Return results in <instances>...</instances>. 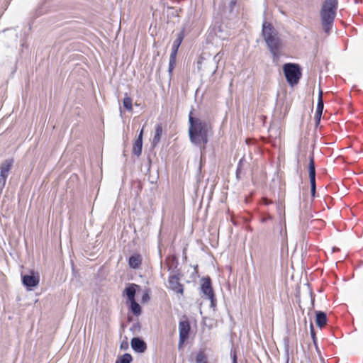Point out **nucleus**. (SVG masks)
Segmentation results:
<instances>
[{
	"mask_svg": "<svg viewBox=\"0 0 363 363\" xmlns=\"http://www.w3.org/2000/svg\"><path fill=\"white\" fill-rule=\"evenodd\" d=\"M320 220H313L311 221V225H320Z\"/></svg>",
	"mask_w": 363,
	"mask_h": 363,
	"instance_id": "nucleus-28",
	"label": "nucleus"
},
{
	"mask_svg": "<svg viewBox=\"0 0 363 363\" xmlns=\"http://www.w3.org/2000/svg\"><path fill=\"white\" fill-rule=\"evenodd\" d=\"M189 135L190 140L195 145L206 144L208 143V133L210 130L208 124L199 118H194L190 112Z\"/></svg>",
	"mask_w": 363,
	"mask_h": 363,
	"instance_id": "nucleus-1",
	"label": "nucleus"
},
{
	"mask_svg": "<svg viewBox=\"0 0 363 363\" xmlns=\"http://www.w3.org/2000/svg\"><path fill=\"white\" fill-rule=\"evenodd\" d=\"M183 38H184L183 33L180 32L178 34L177 39L174 41L172 47V51H171L170 56H172V59L174 57H176L177 52H178V49L183 40Z\"/></svg>",
	"mask_w": 363,
	"mask_h": 363,
	"instance_id": "nucleus-13",
	"label": "nucleus"
},
{
	"mask_svg": "<svg viewBox=\"0 0 363 363\" xmlns=\"http://www.w3.org/2000/svg\"><path fill=\"white\" fill-rule=\"evenodd\" d=\"M123 104L124 108H125L128 111H132L133 103H132V99L130 97L126 96L123 99Z\"/></svg>",
	"mask_w": 363,
	"mask_h": 363,
	"instance_id": "nucleus-20",
	"label": "nucleus"
},
{
	"mask_svg": "<svg viewBox=\"0 0 363 363\" xmlns=\"http://www.w3.org/2000/svg\"><path fill=\"white\" fill-rule=\"evenodd\" d=\"M172 56L169 57V72H172V69H174V67L176 64V57L173 58V61Z\"/></svg>",
	"mask_w": 363,
	"mask_h": 363,
	"instance_id": "nucleus-24",
	"label": "nucleus"
},
{
	"mask_svg": "<svg viewBox=\"0 0 363 363\" xmlns=\"http://www.w3.org/2000/svg\"><path fill=\"white\" fill-rule=\"evenodd\" d=\"M13 164L12 160H6L0 165V195L5 186L9 173Z\"/></svg>",
	"mask_w": 363,
	"mask_h": 363,
	"instance_id": "nucleus-5",
	"label": "nucleus"
},
{
	"mask_svg": "<svg viewBox=\"0 0 363 363\" xmlns=\"http://www.w3.org/2000/svg\"><path fill=\"white\" fill-rule=\"evenodd\" d=\"M283 71L290 85L294 86L298 84L301 77V68L298 65L286 63L283 67Z\"/></svg>",
	"mask_w": 363,
	"mask_h": 363,
	"instance_id": "nucleus-4",
	"label": "nucleus"
},
{
	"mask_svg": "<svg viewBox=\"0 0 363 363\" xmlns=\"http://www.w3.org/2000/svg\"><path fill=\"white\" fill-rule=\"evenodd\" d=\"M132 359V356L130 354L126 353L120 356L116 363H130Z\"/></svg>",
	"mask_w": 363,
	"mask_h": 363,
	"instance_id": "nucleus-19",
	"label": "nucleus"
},
{
	"mask_svg": "<svg viewBox=\"0 0 363 363\" xmlns=\"http://www.w3.org/2000/svg\"><path fill=\"white\" fill-rule=\"evenodd\" d=\"M147 294H145L143 298H147Z\"/></svg>",
	"mask_w": 363,
	"mask_h": 363,
	"instance_id": "nucleus-31",
	"label": "nucleus"
},
{
	"mask_svg": "<svg viewBox=\"0 0 363 363\" xmlns=\"http://www.w3.org/2000/svg\"><path fill=\"white\" fill-rule=\"evenodd\" d=\"M162 133V127L161 124H157L155 126V133L154 138L152 139V147H155L160 143L161 140V136Z\"/></svg>",
	"mask_w": 363,
	"mask_h": 363,
	"instance_id": "nucleus-16",
	"label": "nucleus"
},
{
	"mask_svg": "<svg viewBox=\"0 0 363 363\" xmlns=\"http://www.w3.org/2000/svg\"><path fill=\"white\" fill-rule=\"evenodd\" d=\"M206 60V59L204 58V57L203 56H201L197 62V68L199 70H201V67H202V64L204 62V61Z\"/></svg>",
	"mask_w": 363,
	"mask_h": 363,
	"instance_id": "nucleus-25",
	"label": "nucleus"
},
{
	"mask_svg": "<svg viewBox=\"0 0 363 363\" xmlns=\"http://www.w3.org/2000/svg\"><path fill=\"white\" fill-rule=\"evenodd\" d=\"M169 287L175 292L183 295L184 289L182 284L179 283V279L177 276H170L168 280Z\"/></svg>",
	"mask_w": 363,
	"mask_h": 363,
	"instance_id": "nucleus-9",
	"label": "nucleus"
},
{
	"mask_svg": "<svg viewBox=\"0 0 363 363\" xmlns=\"http://www.w3.org/2000/svg\"><path fill=\"white\" fill-rule=\"evenodd\" d=\"M201 289L202 292L206 296L207 298L213 300V292L211 287V279L209 278H206L203 279V283L201 284Z\"/></svg>",
	"mask_w": 363,
	"mask_h": 363,
	"instance_id": "nucleus-11",
	"label": "nucleus"
},
{
	"mask_svg": "<svg viewBox=\"0 0 363 363\" xmlns=\"http://www.w3.org/2000/svg\"><path fill=\"white\" fill-rule=\"evenodd\" d=\"M135 286H137V285L132 284L131 286H130L125 289V293H126L128 299L130 301L135 300Z\"/></svg>",
	"mask_w": 363,
	"mask_h": 363,
	"instance_id": "nucleus-18",
	"label": "nucleus"
},
{
	"mask_svg": "<svg viewBox=\"0 0 363 363\" xmlns=\"http://www.w3.org/2000/svg\"><path fill=\"white\" fill-rule=\"evenodd\" d=\"M131 311L135 315H139L141 312L140 306L135 300L130 301Z\"/></svg>",
	"mask_w": 363,
	"mask_h": 363,
	"instance_id": "nucleus-21",
	"label": "nucleus"
},
{
	"mask_svg": "<svg viewBox=\"0 0 363 363\" xmlns=\"http://www.w3.org/2000/svg\"><path fill=\"white\" fill-rule=\"evenodd\" d=\"M337 0H325L320 11L322 26L328 33L332 28L336 15Z\"/></svg>",
	"mask_w": 363,
	"mask_h": 363,
	"instance_id": "nucleus-3",
	"label": "nucleus"
},
{
	"mask_svg": "<svg viewBox=\"0 0 363 363\" xmlns=\"http://www.w3.org/2000/svg\"><path fill=\"white\" fill-rule=\"evenodd\" d=\"M308 172H309V178L311 183V193L312 196H315L316 184H315V168L314 164L313 157L310 158L309 164H308Z\"/></svg>",
	"mask_w": 363,
	"mask_h": 363,
	"instance_id": "nucleus-7",
	"label": "nucleus"
},
{
	"mask_svg": "<svg viewBox=\"0 0 363 363\" xmlns=\"http://www.w3.org/2000/svg\"><path fill=\"white\" fill-rule=\"evenodd\" d=\"M262 36L274 57H278L279 51L282 47V41L278 32L271 23L264 22L262 25Z\"/></svg>",
	"mask_w": 363,
	"mask_h": 363,
	"instance_id": "nucleus-2",
	"label": "nucleus"
},
{
	"mask_svg": "<svg viewBox=\"0 0 363 363\" xmlns=\"http://www.w3.org/2000/svg\"><path fill=\"white\" fill-rule=\"evenodd\" d=\"M128 348V342L127 341H123L121 343V349L127 350Z\"/></svg>",
	"mask_w": 363,
	"mask_h": 363,
	"instance_id": "nucleus-26",
	"label": "nucleus"
},
{
	"mask_svg": "<svg viewBox=\"0 0 363 363\" xmlns=\"http://www.w3.org/2000/svg\"><path fill=\"white\" fill-rule=\"evenodd\" d=\"M190 330V325L187 321H181L179 324V348H181L184 343V342L187 340L189 337V333Z\"/></svg>",
	"mask_w": 363,
	"mask_h": 363,
	"instance_id": "nucleus-6",
	"label": "nucleus"
},
{
	"mask_svg": "<svg viewBox=\"0 0 363 363\" xmlns=\"http://www.w3.org/2000/svg\"><path fill=\"white\" fill-rule=\"evenodd\" d=\"M196 363H207L206 357L203 352H199L196 357Z\"/></svg>",
	"mask_w": 363,
	"mask_h": 363,
	"instance_id": "nucleus-23",
	"label": "nucleus"
},
{
	"mask_svg": "<svg viewBox=\"0 0 363 363\" xmlns=\"http://www.w3.org/2000/svg\"><path fill=\"white\" fill-rule=\"evenodd\" d=\"M311 336L313 337V342H315V333H314V330H313L312 325H311Z\"/></svg>",
	"mask_w": 363,
	"mask_h": 363,
	"instance_id": "nucleus-27",
	"label": "nucleus"
},
{
	"mask_svg": "<svg viewBox=\"0 0 363 363\" xmlns=\"http://www.w3.org/2000/svg\"><path fill=\"white\" fill-rule=\"evenodd\" d=\"M323 91L320 90L319 95H318V104H317V109L315 113V118L317 122L318 123L320 120L321 115L323 110Z\"/></svg>",
	"mask_w": 363,
	"mask_h": 363,
	"instance_id": "nucleus-14",
	"label": "nucleus"
},
{
	"mask_svg": "<svg viewBox=\"0 0 363 363\" xmlns=\"http://www.w3.org/2000/svg\"><path fill=\"white\" fill-rule=\"evenodd\" d=\"M40 281L39 275H24L22 277V282L24 286L27 287L28 290H31L32 288L35 287L38 285Z\"/></svg>",
	"mask_w": 363,
	"mask_h": 363,
	"instance_id": "nucleus-8",
	"label": "nucleus"
},
{
	"mask_svg": "<svg viewBox=\"0 0 363 363\" xmlns=\"http://www.w3.org/2000/svg\"><path fill=\"white\" fill-rule=\"evenodd\" d=\"M223 56V54L221 53V52H219L218 53H217L214 57H213V73H215L217 70V68H218V64L219 62V61L220 60L221 57Z\"/></svg>",
	"mask_w": 363,
	"mask_h": 363,
	"instance_id": "nucleus-22",
	"label": "nucleus"
},
{
	"mask_svg": "<svg viewBox=\"0 0 363 363\" xmlns=\"http://www.w3.org/2000/svg\"><path fill=\"white\" fill-rule=\"evenodd\" d=\"M143 135V128L140 130L138 138L135 141L133 147V152L134 155H135L137 156H140L142 152Z\"/></svg>",
	"mask_w": 363,
	"mask_h": 363,
	"instance_id": "nucleus-12",
	"label": "nucleus"
},
{
	"mask_svg": "<svg viewBox=\"0 0 363 363\" xmlns=\"http://www.w3.org/2000/svg\"><path fill=\"white\" fill-rule=\"evenodd\" d=\"M316 325L319 328H323L327 324V316L324 312L318 311L316 312Z\"/></svg>",
	"mask_w": 363,
	"mask_h": 363,
	"instance_id": "nucleus-17",
	"label": "nucleus"
},
{
	"mask_svg": "<svg viewBox=\"0 0 363 363\" xmlns=\"http://www.w3.org/2000/svg\"><path fill=\"white\" fill-rule=\"evenodd\" d=\"M233 363H237V358H236V355L235 354H234V356H233Z\"/></svg>",
	"mask_w": 363,
	"mask_h": 363,
	"instance_id": "nucleus-29",
	"label": "nucleus"
},
{
	"mask_svg": "<svg viewBox=\"0 0 363 363\" xmlns=\"http://www.w3.org/2000/svg\"><path fill=\"white\" fill-rule=\"evenodd\" d=\"M131 347L136 352L143 353L147 349V345L142 339L133 337L130 342Z\"/></svg>",
	"mask_w": 363,
	"mask_h": 363,
	"instance_id": "nucleus-10",
	"label": "nucleus"
},
{
	"mask_svg": "<svg viewBox=\"0 0 363 363\" xmlns=\"http://www.w3.org/2000/svg\"><path fill=\"white\" fill-rule=\"evenodd\" d=\"M142 257L140 255H133L130 257L128 264L133 269H137L141 264Z\"/></svg>",
	"mask_w": 363,
	"mask_h": 363,
	"instance_id": "nucleus-15",
	"label": "nucleus"
},
{
	"mask_svg": "<svg viewBox=\"0 0 363 363\" xmlns=\"http://www.w3.org/2000/svg\"><path fill=\"white\" fill-rule=\"evenodd\" d=\"M147 294H145L143 298H147Z\"/></svg>",
	"mask_w": 363,
	"mask_h": 363,
	"instance_id": "nucleus-30",
	"label": "nucleus"
}]
</instances>
